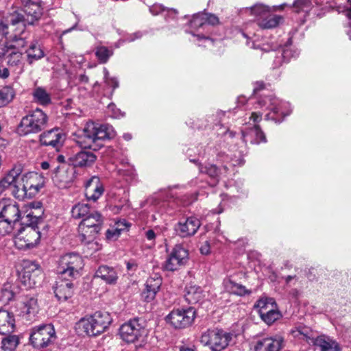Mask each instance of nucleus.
Segmentation results:
<instances>
[{
    "label": "nucleus",
    "mask_w": 351,
    "mask_h": 351,
    "mask_svg": "<svg viewBox=\"0 0 351 351\" xmlns=\"http://www.w3.org/2000/svg\"><path fill=\"white\" fill-rule=\"evenodd\" d=\"M119 334L123 341L135 343L136 347L141 348L147 343L148 330L142 319L134 318L120 326Z\"/></svg>",
    "instance_id": "nucleus-1"
},
{
    "label": "nucleus",
    "mask_w": 351,
    "mask_h": 351,
    "mask_svg": "<svg viewBox=\"0 0 351 351\" xmlns=\"http://www.w3.org/2000/svg\"><path fill=\"white\" fill-rule=\"evenodd\" d=\"M112 129L107 125L89 122L78 134L76 143L81 147L95 149L94 144L99 141L110 138L112 135Z\"/></svg>",
    "instance_id": "nucleus-2"
},
{
    "label": "nucleus",
    "mask_w": 351,
    "mask_h": 351,
    "mask_svg": "<svg viewBox=\"0 0 351 351\" xmlns=\"http://www.w3.org/2000/svg\"><path fill=\"white\" fill-rule=\"evenodd\" d=\"M48 120V116L43 110L36 108L21 119L17 132L21 136L37 134L47 126Z\"/></svg>",
    "instance_id": "nucleus-3"
},
{
    "label": "nucleus",
    "mask_w": 351,
    "mask_h": 351,
    "mask_svg": "<svg viewBox=\"0 0 351 351\" xmlns=\"http://www.w3.org/2000/svg\"><path fill=\"white\" fill-rule=\"evenodd\" d=\"M112 318L107 311H97L92 315L80 319L79 328L89 336H97L104 332L111 324Z\"/></svg>",
    "instance_id": "nucleus-4"
},
{
    "label": "nucleus",
    "mask_w": 351,
    "mask_h": 351,
    "mask_svg": "<svg viewBox=\"0 0 351 351\" xmlns=\"http://www.w3.org/2000/svg\"><path fill=\"white\" fill-rule=\"evenodd\" d=\"M43 15V9L40 5L34 2L27 3L24 5L23 10H14L8 13L7 16L16 17L14 27H20L21 26V36L25 32L27 25H34Z\"/></svg>",
    "instance_id": "nucleus-5"
},
{
    "label": "nucleus",
    "mask_w": 351,
    "mask_h": 351,
    "mask_svg": "<svg viewBox=\"0 0 351 351\" xmlns=\"http://www.w3.org/2000/svg\"><path fill=\"white\" fill-rule=\"evenodd\" d=\"M103 217L97 211H93L82 219L78 225L79 238L82 243L93 241L101 230Z\"/></svg>",
    "instance_id": "nucleus-6"
},
{
    "label": "nucleus",
    "mask_w": 351,
    "mask_h": 351,
    "mask_svg": "<svg viewBox=\"0 0 351 351\" xmlns=\"http://www.w3.org/2000/svg\"><path fill=\"white\" fill-rule=\"evenodd\" d=\"M232 339V335L221 329H209L203 332L200 337V342L208 346L212 351H221L224 350Z\"/></svg>",
    "instance_id": "nucleus-7"
},
{
    "label": "nucleus",
    "mask_w": 351,
    "mask_h": 351,
    "mask_svg": "<svg viewBox=\"0 0 351 351\" xmlns=\"http://www.w3.org/2000/svg\"><path fill=\"white\" fill-rule=\"evenodd\" d=\"M84 267L82 258L76 253L62 256L58 261V272L60 278H77Z\"/></svg>",
    "instance_id": "nucleus-8"
},
{
    "label": "nucleus",
    "mask_w": 351,
    "mask_h": 351,
    "mask_svg": "<svg viewBox=\"0 0 351 351\" xmlns=\"http://www.w3.org/2000/svg\"><path fill=\"white\" fill-rule=\"evenodd\" d=\"M43 277L42 269L38 263L28 260L23 261L20 280L26 288L31 289L40 285Z\"/></svg>",
    "instance_id": "nucleus-9"
},
{
    "label": "nucleus",
    "mask_w": 351,
    "mask_h": 351,
    "mask_svg": "<svg viewBox=\"0 0 351 351\" xmlns=\"http://www.w3.org/2000/svg\"><path fill=\"white\" fill-rule=\"evenodd\" d=\"M56 339V332L52 324H42L34 327L32 330L29 340L36 348L48 346Z\"/></svg>",
    "instance_id": "nucleus-10"
},
{
    "label": "nucleus",
    "mask_w": 351,
    "mask_h": 351,
    "mask_svg": "<svg viewBox=\"0 0 351 351\" xmlns=\"http://www.w3.org/2000/svg\"><path fill=\"white\" fill-rule=\"evenodd\" d=\"M195 317L193 308H178L172 311L167 316V321L176 328H184L189 326Z\"/></svg>",
    "instance_id": "nucleus-11"
},
{
    "label": "nucleus",
    "mask_w": 351,
    "mask_h": 351,
    "mask_svg": "<svg viewBox=\"0 0 351 351\" xmlns=\"http://www.w3.org/2000/svg\"><path fill=\"white\" fill-rule=\"evenodd\" d=\"M189 258V252L182 245L174 246L162 267L167 271H174L184 265Z\"/></svg>",
    "instance_id": "nucleus-12"
},
{
    "label": "nucleus",
    "mask_w": 351,
    "mask_h": 351,
    "mask_svg": "<svg viewBox=\"0 0 351 351\" xmlns=\"http://www.w3.org/2000/svg\"><path fill=\"white\" fill-rule=\"evenodd\" d=\"M40 238L38 228L26 226L17 235L15 243L19 249H29L38 243Z\"/></svg>",
    "instance_id": "nucleus-13"
},
{
    "label": "nucleus",
    "mask_w": 351,
    "mask_h": 351,
    "mask_svg": "<svg viewBox=\"0 0 351 351\" xmlns=\"http://www.w3.org/2000/svg\"><path fill=\"white\" fill-rule=\"evenodd\" d=\"M74 173V167L64 163L54 169L52 179L58 188L64 189L73 182Z\"/></svg>",
    "instance_id": "nucleus-14"
},
{
    "label": "nucleus",
    "mask_w": 351,
    "mask_h": 351,
    "mask_svg": "<svg viewBox=\"0 0 351 351\" xmlns=\"http://www.w3.org/2000/svg\"><path fill=\"white\" fill-rule=\"evenodd\" d=\"M65 140V135L59 128L43 132L40 135V143L44 146H51L58 150L63 145Z\"/></svg>",
    "instance_id": "nucleus-15"
},
{
    "label": "nucleus",
    "mask_w": 351,
    "mask_h": 351,
    "mask_svg": "<svg viewBox=\"0 0 351 351\" xmlns=\"http://www.w3.org/2000/svg\"><path fill=\"white\" fill-rule=\"evenodd\" d=\"M25 189L27 191L29 198L35 196L45 185L44 177L36 172H28L21 176Z\"/></svg>",
    "instance_id": "nucleus-16"
},
{
    "label": "nucleus",
    "mask_w": 351,
    "mask_h": 351,
    "mask_svg": "<svg viewBox=\"0 0 351 351\" xmlns=\"http://www.w3.org/2000/svg\"><path fill=\"white\" fill-rule=\"evenodd\" d=\"M21 214L19 205L11 200L0 201V218L7 221L16 223L21 218Z\"/></svg>",
    "instance_id": "nucleus-17"
},
{
    "label": "nucleus",
    "mask_w": 351,
    "mask_h": 351,
    "mask_svg": "<svg viewBox=\"0 0 351 351\" xmlns=\"http://www.w3.org/2000/svg\"><path fill=\"white\" fill-rule=\"evenodd\" d=\"M201 226L200 221L194 217L186 219L184 222H179L175 227L177 234L181 237L194 235Z\"/></svg>",
    "instance_id": "nucleus-18"
},
{
    "label": "nucleus",
    "mask_w": 351,
    "mask_h": 351,
    "mask_svg": "<svg viewBox=\"0 0 351 351\" xmlns=\"http://www.w3.org/2000/svg\"><path fill=\"white\" fill-rule=\"evenodd\" d=\"M284 347V338L281 336L267 337L258 340L255 346V351H280Z\"/></svg>",
    "instance_id": "nucleus-19"
},
{
    "label": "nucleus",
    "mask_w": 351,
    "mask_h": 351,
    "mask_svg": "<svg viewBox=\"0 0 351 351\" xmlns=\"http://www.w3.org/2000/svg\"><path fill=\"white\" fill-rule=\"evenodd\" d=\"M97 156L90 151L82 150L69 158L71 166L75 167H88L94 164Z\"/></svg>",
    "instance_id": "nucleus-20"
},
{
    "label": "nucleus",
    "mask_w": 351,
    "mask_h": 351,
    "mask_svg": "<svg viewBox=\"0 0 351 351\" xmlns=\"http://www.w3.org/2000/svg\"><path fill=\"white\" fill-rule=\"evenodd\" d=\"M104 189L97 176H93L85 184V195L89 200L96 201L102 195Z\"/></svg>",
    "instance_id": "nucleus-21"
},
{
    "label": "nucleus",
    "mask_w": 351,
    "mask_h": 351,
    "mask_svg": "<svg viewBox=\"0 0 351 351\" xmlns=\"http://www.w3.org/2000/svg\"><path fill=\"white\" fill-rule=\"evenodd\" d=\"M242 136L243 141L245 143L258 144L261 142H266L265 135L257 124L246 128L242 131Z\"/></svg>",
    "instance_id": "nucleus-22"
},
{
    "label": "nucleus",
    "mask_w": 351,
    "mask_h": 351,
    "mask_svg": "<svg viewBox=\"0 0 351 351\" xmlns=\"http://www.w3.org/2000/svg\"><path fill=\"white\" fill-rule=\"evenodd\" d=\"M54 293L59 301H66L73 295V285L69 280L57 281L54 287Z\"/></svg>",
    "instance_id": "nucleus-23"
},
{
    "label": "nucleus",
    "mask_w": 351,
    "mask_h": 351,
    "mask_svg": "<svg viewBox=\"0 0 351 351\" xmlns=\"http://www.w3.org/2000/svg\"><path fill=\"white\" fill-rule=\"evenodd\" d=\"M22 168L20 165L14 166L0 180V193L8 189L12 190L13 185L16 182L19 176H21Z\"/></svg>",
    "instance_id": "nucleus-24"
},
{
    "label": "nucleus",
    "mask_w": 351,
    "mask_h": 351,
    "mask_svg": "<svg viewBox=\"0 0 351 351\" xmlns=\"http://www.w3.org/2000/svg\"><path fill=\"white\" fill-rule=\"evenodd\" d=\"M162 285V278L159 276L149 278L145 283V290L143 293L145 300L147 302L152 300Z\"/></svg>",
    "instance_id": "nucleus-25"
},
{
    "label": "nucleus",
    "mask_w": 351,
    "mask_h": 351,
    "mask_svg": "<svg viewBox=\"0 0 351 351\" xmlns=\"http://www.w3.org/2000/svg\"><path fill=\"white\" fill-rule=\"evenodd\" d=\"M15 319L13 315L5 310H0V334H10L14 330Z\"/></svg>",
    "instance_id": "nucleus-26"
},
{
    "label": "nucleus",
    "mask_w": 351,
    "mask_h": 351,
    "mask_svg": "<svg viewBox=\"0 0 351 351\" xmlns=\"http://www.w3.org/2000/svg\"><path fill=\"white\" fill-rule=\"evenodd\" d=\"M95 276L102 279L108 284H115L118 279V275L115 269L107 265L99 267Z\"/></svg>",
    "instance_id": "nucleus-27"
},
{
    "label": "nucleus",
    "mask_w": 351,
    "mask_h": 351,
    "mask_svg": "<svg viewBox=\"0 0 351 351\" xmlns=\"http://www.w3.org/2000/svg\"><path fill=\"white\" fill-rule=\"evenodd\" d=\"M313 345L319 347L321 351H341L337 342L324 335L316 337L313 341Z\"/></svg>",
    "instance_id": "nucleus-28"
},
{
    "label": "nucleus",
    "mask_w": 351,
    "mask_h": 351,
    "mask_svg": "<svg viewBox=\"0 0 351 351\" xmlns=\"http://www.w3.org/2000/svg\"><path fill=\"white\" fill-rule=\"evenodd\" d=\"M186 300L190 304H196L204 297V292L200 287L189 284L185 288Z\"/></svg>",
    "instance_id": "nucleus-29"
},
{
    "label": "nucleus",
    "mask_w": 351,
    "mask_h": 351,
    "mask_svg": "<svg viewBox=\"0 0 351 351\" xmlns=\"http://www.w3.org/2000/svg\"><path fill=\"white\" fill-rule=\"evenodd\" d=\"M18 292L19 287L17 285L10 282H5L0 290V301L7 304L14 299Z\"/></svg>",
    "instance_id": "nucleus-30"
},
{
    "label": "nucleus",
    "mask_w": 351,
    "mask_h": 351,
    "mask_svg": "<svg viewBox=\"0 0 351 351\" xmlns=\"http://www.w3.org/2000/svg\"><path fill=\"white\" fill-rule=\"evenodd\" d=\"M38 311V300L36 298L26 297L23 301V307L22 308V313L27 316L28 319H31L34 317Z\"/></svg>",
    "instance_id": "nucleus-31"
},
{
    "label": "nucleus",
    "mask_w": 351,
    "mask_h": 351,
    "mask_svg": "<svg viewBox=\"0 0 351 351\" xmlns=\"http://www.w3.org/2000/svg\"><path fill=\"white\" fill-rule=\"evenodd\" d=\"M29 64H32L45 56L44 51L37 42L31 43L28 49L25 51Z\"/></svg>",
    "instance_id": "nucleus-32"
},
{
    "label": "nucleus",
    "mask_w": 351,
    "mask_h": 351,
    "mask_svg": "<svg viewBox=\"0 0 351 351\" xmlns=\"http://www.w3.org/2000/svg\"><path fill=\"white\" fill-rule=\"evenodd\" d=\"M224 286L227 291L240 296L250 294L251 293V291L247 289L245 286L237 283L230 279L224 280Z\"/></svg>",
    "instance_id": "nucleus-33"
},
{
    "label": "nucleus",
    "mask_w": 351,
    "mask_h": 351,
    "mask_svg": "<svg viewBox=\"0 0 351 351\" xmlns=\"http://www.w3.org/2000/svg\"><path fill=\"white\" fill-rule=\"evenodd\" d=\"M20 343V339L18 335H8L2 338L1 349L2 351H15Z\"/></svg>",
    "instance_id": "nucleus-34"
},
{
    "label": "nucleus",
    "mask_w": 351,
    "mask_h": 351,
    "mask_svg": "<svg viewBox=\"0 0 351 351\" xmlns=\"http://www.w3.org/2000/svg\"><path fill=\"white\" fill-rule=\"evenodd\" d=\"M94 210H91L88 204L78 203L73 206L71 215L74 219H84Z\"/></svg>",
    "instance_id": "nucleus-35"
},
{
    "label": "nucleus",
    "mask_w": 351,
    "mask_h": 351,
    "mask_svg": "<svg viewBox=\"0 0 351 351\" xmlns=\"http://www.w3.org/2000/svg\"><path fill=\"white\" fill-rule=\"evenodd\" d=\"M282 21V16L269 14L258 22V25L262 29H271L277 27Z\"/></svg>",
    "instance_id": "nucleus-36"
},
{
    "label": "nucleus",
    "mask_w": 351,
    "mask_h": 351,
    "mask_svg": "<svg viewBox=\"0 0 351 351\" xmlns=\"http://www.w3.org/2000/svg\"><path fill=\"white\" fill-rule=\"evenodd\" d=\"M245 12H249L250 14L254 15L258 23L270 13V9L263 4H256L250 8H246Z\"/></svg>",
    "instance_id": "nucleus-37"
},
{
    "label": "nucleus",
    "mask_w": 351,
    "mask_h": 351,
    "mask_svg": "<svg viewBox=\"0 0 351 351\" xmlns=\"http://www.w3.org/2000/svg\"><path fill=\"white\" fill-rule=\"evenodd\" d=\"M291 333L294 337L305 340L308 343L313 345L315 338L312 337V331L307 327H298L293 329Z\"/></svg>",
    "instance_id": "nucleus-38"
},
{
    "label": "nucleus",
    "mask_w": 351,
    "mask_h": 351,
    "mask_svg": "<svg viewBox=\"0 0 351 351\" xmlns=\"http://www.w3.org/2000/svg\"><path fill=\"white\" fill-rule=\"evenodd\" d=\"M24 182L21 176H19L16 179V183L14 184L12 189V194L19 199H23L25 198H29L27 191L23 186Z\"/></svg>",
    "instance_id": "nucleus-39"
},
{
    "label": "nucleus",
    "mask_w": 351,
    "mask_h": 351,
    "mask_svg": "<svg viewBox=\"0 0 351 351\" xmlns=\"http://www.w3.org/2000/svg\"><path fill=\"white\" fill-rule=\"evenodd\" d=\"M15 91L10 86H4L0 89V108L3 107L12 101Z\"/></svg>",
    "instance_id": "nucleus-40"
},
{
    "label": "nucleus",
    "mask_w": 351,
    "mask_h": 351,
    "mask_svg": "<svg viewBox=\"0 0 351 351\" xmlns=\"http://www.w3.org/2000/svg\"><path fill=\"white\" fill-rule=\"evenodd\" d=\"M23 48L12 49L8 52L6 56L7 64L10 66H16L21 63L23 53L21 51Z\"/></svg>",
    "instance_id": "nucleus-41"
},
{
    "label": "nucleus",
    "mask_w": 351,
    "mask_h": 351,
    "mask_svg": "<svg viewBox=\"0 0 351 351\" xmlns=\"http://www.w3.org/2000/svg\"><path fill=\"white\" fill-rule=\"evenodd\" d=\"M113 55V51L104 46L95 48V56L101 64L106 63Z\"/></svg>",
    "instance_id": "nucleus-42"
},
{
    "label": "nucleus",
    "mask_w": 351,
    "mask_h": 351,
    "mask_svg": "<svg viewBox=\"0 0 351 351\" xmlns=\"http://www.w3.org/2000/svg\"><path fill=\"white\" fill-rule=\"evenodd\" d=\"M33 96L36 101L41 105H47L51 102L49 94L43 88H36L33 93Z\"/></svg>",
    "instance_id": "nucleus-43"
},
{
    "label": "nucleus",
    "mask_w": 351,
    "mask_h": 351,
    "mask_svg": "<svg viewBox=\"0 0 351 351\" xmlns=\"http://www.w3.org/2000/svg\"><path fill=\"white\" fill-rule=\"evenodd\" d=\"M43 213L42 210H30L25 217V222L27 224V226H34L35 228L39 221L41 220V215Z\"/></svg>",
    "instance_id": "nucleus-44"
},
{
    "label": "nucleus",
    "mask_w": 351,
    "mask_h": 351,
    "mask_svg": "<svg viewBox=\"0 0 351 351\" xmlns=\"http://www.w3.org/2000/svg\"><path fill=\"white\" fill-rule=\"evenodd\" d=\"M125 229V223L124 221H119L117 223V227H112L106 231V239L110 241L116 240L121 232Z\"/></svg>",
    "instance_id": "nucleus-45"
},
{
    "label": "nucleus",
    "mask_w": 351,
    "mask_h": 351,
    "mask_svg": "<svg viewBox=\"0 0 351 351\" xmlns=\"http://www.w3.org/2000/svg\"><path fill=\"white\" fill-rule=\"evenodd\" d=\"M262 320L268 325L272 324L274 322L279 319L282 317L281 313L278 309V306L273 311H271L265 315H260Z\"/></svg>",
    "instance_id": "nucleus-46"
},
{
    "label": "nucleus",
    "mask_w": 351,
    "mask_h": 351,
    "mask_svg": "<svg viewBox=\"0 0 351 351\" xmlns=\"http://www.w3.org/2000/svg\"><path fill=\"white\" fill-rule=\"evenodd\" d=\"M295 12L299 13L300 12H308L312 8L311 0H295L293 3Z\"/></svg>",
    "instance_id": "nucleus-47"
},
{
    "label": "nucleus",
    "mask_w": 351,
    "mask_h": 351,
    "mask_svg": "<svg viewBox=\"0 0 351 351\" xmlns=\"http://www.w3.org/2000/svg\"><path fill=\"white\" fill-rule=\"evenodd\" d=\"M276 302L274 299L271 298L263 297L260 298L256 303L254 304V308L258 309V314L262 312L263 309H265L267 306Z\"/></svg>",
    "instance_id": "nucleus-48"
},
{
    "label": "nucleus",
    "mask_w": 351,
    "mask_h": 351,
    "mask_svg": "<svg viewBox=\"0 0 351 351\" xmlns=\"http://www.w3.org/2000/svg\"><path fill=\"white\" fill-rule=\"evenodd\" d=\"M199 171L208 174L210 178H217L219 176V170L215 165L202 166L199 167Z\"/></svg>",
    "instance_id": "nucleus-49"
},
{
    "label": "nucleus",
    "mask_w": 351,
    "mask_h": 351,
    "mask_svg": "<svg viewBox=\"0 0 351 351\" xmlns=\"http://www.w3.org/2000/svg\"><path fill=\"white\" fill-rule=\"evenodd\" d=\"M14 222L7 221L6 219L0 220V235H6L10 234L13 229Z\"/></svg>",
    "instance_id": "nucleus-50"
},
{
    "label": "nucleus",
    "mask_w": 351,
    "mask_h": 351,
    "mask_svg": "<svg viewBox=\"0 0 351 351\" xmlns=\"http://www.w3.org/2000/svg\"><path fill=\"white\" fill-rule=\"evenodd\" d=\"M206 24L204 13L195 15L191 21V25L194 28H199Z\"/></svg>",
    "instance_id": "nucleus-51"
},
{
    "label": "nucleus",
    "mask_w": 351,
    "mask_h": 351,
    "mask_svg": "<svg viewBox=\"0 0 351 351\" xmlns=\"http://www.w3.org/2000/svg\"><path fill=\"white\" fill-rule=\"evenodd\" d=\"M269 100L271 101V106L270 107V110L275 114L280 113L283 114L281 112V107L280 101L276 99L269 98Z\"/></svg>",
    "instance_id": "nucleus-52"
},
{
    "label": "nucleus",
    "mask_w": 351,
    "mask_h": 351,
    "mask_svg": "<svg viewBox=\"0 0 351 351\" xmlns=\"http://www.w3.org/2000/svg\"><path fill=\"white\" fill-rule=\"evenodd\" d=\"M204 17L206 23L214 25L219 23L218 18L214 14L204 13Z\"/></svg>",
    "instance_id": "nucleus-53"
},
{
    "label": "nucleus",
    "mask_w": 351,
    "mask_h": 351,
    "mask_svg": "<svg viewBox=\"0 0 351 351\" xmlns=\"http://www.w3.org/2000/svg\"><path fill=\"white\" fill-rule=\"evenodd\" d=\"M200 252L204 255H207L210 253V247L208 241H205V243L200 247Z\"/></svg>",
    "instance_id": "nucleus-54"
},
{
    "label": "nucleus",
    "mask_w": 351,
    "mask_h": 351,
    "mask_svg": "<svg viewBox=\"0 0 351 351\" xmlns=\"http://www.w3.org/2000/svg\"><path fill=\"white\" fill-rule=\"evenodd\" d=\"M150 12L154 15L158 14L160 12L165 10V8L162 5H155L149 8Z\"/></svg>",
    "instance_id": "nucleus-55"
},
{
    "label": "nucleus",
    "mask_w": 351,
    "mask_h": 351,
    "mask_svg": "<svg viewBox=\"0 0 351 351\" xmlns=\"http://www.w3.org/2000/svg\"><path fill=\"white\" fill-rule=\"evenodd\" d=\"M262 119V114L258 112H252L250 117V119L253 121L254 124L259 122Z\"/></svg>",
    "instance_id": "nucleus-56"
},
{
    "label": "nucleus",
    "mask_w": 351,
    "mask_h": 351,
    "mask_svg": "<svg viewBox=\"0 0 351 351\" xmlns=\"http://www.w3.org/2000/svg\"><path fill=\"white\" fill-rule=\"evenodd\" d=\"M12 49H10L6 47V46H4V47L1 49V51H0V62L3 61V58L6 59L8 52Z\"/></svg>",
    "instance_id": "nucleus-57"
},
{
    "label": "nucleus",
    "mask_w": 351,
    "mask_h": 351,
    "mask_svg": "<svg viewBox=\"0 0 351 351\" xmlns=\"http://www.w3.org/2000/svg\"><path fill=\"white\" fill-rule=\"evenodd\" d=\"M276 306H277V304L276 302L271 304V305L267 306V307L266 308L262 310V312L261 313H259V315H265V313H267L271 311H273L274 308H276Z\"/></svg>",
    "instance_id": "nucleus-58"
},
{
    "label": "nucleus",
    "mask_w": 351,
    "mask_h": 351,
    "mask_svg": "<svg viewBox=\"0 0 351 351\" xmlns=\"http://www.w3.org/2000/svg\"><path fill=\"white\" fill-rule=\"evenodd\" d=\"M9 76V71L7 68L0 66V77L7 78Z\"/></svg>",
    "instance_id": "nucleus-59"
},
{
    "label": "nucleus",
    "mask_w": 351,
    "mask_h": 351,
    "mask_svg": "<svg viewBox=\"0 0 351 351\" xmlns=\"http://www.w3.org/2000/svg\"><path fill=\"white\" fill-rule=\"evenodd\" d=\"M41 203L40 202H31L29 204V207L30 208L34 209V210H39L41 209Z\"/></svg>",
    "instance_id": "nucleus-60"
},
{
    "label": "nucleus",
    "mask_w": 351,
    "mask_h": 351,
    "mask_svg": "<svg viewBox=\"0 0 351 351\" xmlns=\"http://www.w3.org/2000/svg\"><path fill=\"white\" fill-rule=\"evenodd\" d=\"M146 238L149 240L152 241L156 238V234L152 230H149L145 233Z\"/></svg>",
    "instance_id": "nucleus-61"
},
{
    "label": "nucleus",
    "mask_w": 351,
    "mask_h": 351,
    "mask_svg": "<svg viewBox=\"0 0 351 351\" xmlns=\"http://www.w3.org/2000/svg\"><path fill=\"white\" fill-rule=\"evenodd\" d=\"M109 83H106L108 86H112L113 88H115L118 86V82L114 78H108Z\"/></svg>",
    "instance_id": "nucleus-62"
},
{
    "label": "nucleus",
    "mask_w": 351,
    "mask_h": 351,
    "mask_svg": "<svg viewBox=\"0 0 351 351\" xmlns=\"http://www.w3.org/2000/svg\"><path fill=\"white\" fill-rule=\"evenodd\" d=\"M79 80L81 82H83V83H88V77L86 74H84H84H81L79 76Z\"/></svg>",
    "instance_id": "nucleus-63"
},
{
    "label": "nucleus",
    "mask_w": 351,
    "mask_h": 351,
    "mask_svg": "<svg viewBox=\"0 0 351 351\" xmlns=\"http://www.w3.org/2000/svg\"><path fill=\"white\" fill-rule=\"evenodd\" d=\"M40 167L43 169L46 170L50 167V164L47 161H44L41 162Z\"/></svg>",
    "instance_id": "nucleus-64"
}]
</instances>
